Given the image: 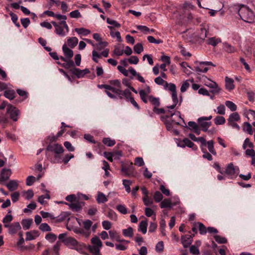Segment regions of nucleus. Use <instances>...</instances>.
Returning <instances> with one entry per match:
<instances>
[{"mask_svg":"<svg viewBox=\"0 0 255 255\" xmlns=\"http://www.w3.org/2000/svg\"><path fill=\"white\" fill-rule=\"evenodd\" d=\"M239 14L242 20L246 22L252 23L254 20V12L247 6H243L239 10Z\"/></svg>","mask_w":255,"mask_h":255,"instance_id":"f257e3e1","label":"nucleus"},{"mask_svg":"<svg viewBox=\"0 0 255 255\" xmlns=\"http://www.w3.org/2000/svg\"><path fill=\"white\" fill-rule=\"evenodd\" d=\"M161 118L163 121H167L169 123L171 122L172 124L176 125L180 124V120L184 122V120L181 117L180 113L178 111L172 113L168 110L166 115L164 117H161Z\"/></svg>","mask_w":255,"mask_h":255,"instance_id":"f03ea898","label":"nucleus"},{"mask_svg":"<svg viewBox=\"0 0 255 255\" xmlns=\"http://www.w3.org/2000/svg\"><path fill=\"white\" fill-rule=\"evenodd\" d=\"M83 225L84 229H74L73 231L76 234L82 235L83 236L88 238L91 234V228L92 225V222L90 220H86L83 221Z\"/></svg>","mask_w":255,"mask_h":255,"instance_id":"7ed1b4c3","label":"nucleus"},{"mask_svg":"<svg viewBox=\"0 0 255 255\" xmlns=\"http://www.w3.org/2000/svg\"><path fill=\"white\" fill-rule=\"evenodd\" d=\"M46 150L55 154L54 162H59V155L64 152V148L61 144L55 143L49 144L46 148Z\"/></svg>","mask_w":255,"mask_h":255,"instance_id":"20e7f679","label":"nucleus"},{"mask_svg":"<svg viewBox=\"0 0 255 255\" xmlns=\"http://www.w3.org/2000/svg\"><path fill=\"white\" fill-rule=\"evenodd\" d=\"M201 82L204 85L212 89L211 92L214 94H218L220 91L221 89L218 84L216 82L208 78L206 76H202L201 78Z\"/></svg>","mask_w":255,"mask_h":255,"instance_id":"39448f33","label":"nucleus"},{"mask_svg":"<svg viewBox=\"0 0 255 255\" xmlns=\"http://www.w3.org/2000/svg\"><path fill=\"white\" fill-rule=\"evenodd\" d=\"M69 27L66 21L59 22V26L55 29V32L60 37H65L68 33Z\"/></svg>","mask_w":255,"mask_h":255,"instance_id":"423d86ee","label":"nucleus"},{"mask_svg":"<svg viewBox=\"0 0 255 255\" xmlns=\"http://www.w3.org/2000/svg\"><path fill=\"white\" fill-rule=\"evenodd\" d=\"M225 173L229 176L230 178H235L239 174L240 169L238 166H234L232 163H231L228 165Z\"/></svg>","mask_w":255,"mask_h":255,"instance_id":"0eeeda50","label":"nucleus"},{"mask_svg":"<svg viewBox=\"0 0 255 255\" xmlns=\"http://www.w3.org/2000/svg\"><path fill=\"white\" fill-rule=\"evenodd\" d=\"M212 118V117L210 116L206 117H201L198 119V123L203 131H206L208 128L211 126V122H208V121H210Z\"/></svg>","mask_w":255,"mask_h":255,"instance_id":"6e6552de","label":"nucleus"},{"mask_svg":"<svg viewBox=\"0 0 255 255\" xmlns=\"http://www.w3.org/2000/svg\"><path fill=\"white\" fill-rule=\"evenodd\" d=\"M109 90L115 93L120 99H123L124 97L128 96L129 95V90L128 89L122 91L121 90V88L114 87L111 85L110 86Z\"/></svg>","mask_w":255,"mask_h":255,"instance_id":"1a4fd4ad","label":"nucleus"},{"mask_svg":"<svg viewBox=\"0 0 255 255\" xmlns=\"http://www.w3.org/2000/svg\"><path fill=\"white\" fill-rule=\"evenodd\" d=\"M6 112L10 116V118L14 122L18 120V116L19 115V111L15 107L8 105L6 108Z\"/></svg>","mask_w":255,"mask_h":255,"instance_id":"9d476101","label":"nucleus"},{"mask_svg":"<svg viewBox=\"0 0 255 255\" xmlns=\"http://www.w3.org/2000/svg\"><path fill=\"white\" fill-rule=\"evenodd\" d=\"M5 228L8 229V233L11 235L16 234L21 229L20 224L18 222L11 223L9 225H5Z\"/></svg>","mask_w":255,"mask_h":255,"instance_id":"9b49d317","label":"nucleus"},{"mask_svg":"<svg viewBox=\"0 0 255 255\" xmlns=\"http://www.w3.org/2000/svg\"><path fill=\"white\" fill-rule=\"evenodd\" d=\"M150 88L148 86H146L145 90H139V94L141 100L144 103H147L148 100V95L150 93Z\"/></svg>","mask_w":255,"mask_h":255,"instance_id":"f8f14e48","label":"nucleus"},{"mask_svg":"<svg viewBox=\"0 0 255 255\" xmlns=\"http://www.w3.org/2000/svg\"><path fill=\"white\" fill-rule=\"evenodd\" d=\"M194 235H185L181 237V243L185 248H188L192 243Z\"/></svg>","mask_w":255,"mask_h":255,"instance_id":"ddd939ff","label":"nucleus"},{"mask_svg":"<svg viewBox=\"0 0 255 255\" xmlns=\"http://www.w3.org/2000/svg\"><path fill=\"white\" fill-rule=\"evenodd\" d=\"M109 235L110 239L113 241H116L118 242H126L128 243L129 241H126L125 240H122L120 238V235L115 230H110L109 231Z\"/></svg>","mask_w":255,"mask_h":255,"instance_id":"4468645a","label":"nucleus"},{"mask_svg":"<svg viewBox=\"0 0 255 255\" xmlns=\"http://www.w3.org/2000/svg\"><path fill=\"white\" fill-rule=\"evenodd\" d=\"M11 174L10 169L3 168L0 174V182L7 180Z\"/></svg>","mask_w":255,"mask_h":255,"instance_id":"2eb2a0df","label":"nucleus"},{"mask_svg":"<svg viewBox=\"0 0 255 255\" xmlns=\"http://www.w3.org/2000/svg\"><path fill=\"white\" fill-rule=\"evenodd\" d=\"M178 146L181 147L187 146L188 147L192 148L194 150L197 149V146H196L194 143L188 138H184L181 143L178 144Z\"/></svg>","mask_w":255,"mask_h":255,"instance_id":"dca6fc26","label":"nucleus"},{"mask_svg":"<svg viewBox=\"0 0 255 255\" xmlns=\"http://www.w3.org/2000/svg\"><path fill=\"white\" fill-rule=\"evenodd\" d=\"M59 59L65 63L61 64V66L66 69H68L70 67L74 66V63L72 60H69L66 57L60 56Z\"/></svg>","mask_w":255,"mask_h":255,"instance_id":"f3484780","label":"nucleus"},{"mask_svg":"<svg viewBox=\"0 0 255 255\" xmlns=\"http://www.w3.org/2000/svg\"><path fill=\"white\" fill-rule=\"evenodd\" d=\"M77 242L78 241L75 239L71 237H68L64 241V244L72 249L77 245Z\"/></svg>","mask_w":255,"mask_h":255,"instance_id":"a211bd4d","label":"nucleus"},{"mask_svg":"<svg viewBox=\"0 0 255 255\" xmlns=\"http://www.w3.org/2000/svg\"><path fill=\"white\" fill-rule=\"evenodd\" d=\"M205 148L207 146V148L209 151V152L214 155H216L217 154L216 151L214 148V142L213 140H210L207 141L205 140Z\"/></svg>","mask_w":255,"mask_h":255,"instance_id":"6ab92c4d","label":"nucleus"},{"mask_svg":"<svg viewBox=\"0 0 255 255\" xmlns=\"http://www.w3.org/2000/svg\"><path fill=\"white\" fill-rule=\"evenodd\" d=\"M62 50L64 56L69 60H71V58L73 56V51L68 47L67 44H64L63 45Z\"/></svg>","mask_w":255,"mask_h":255,"instance_id":"aec40b11","label":"nucleus"},{"mask_svg":"<svg viewBox=\"0 0 255 255\" xmlns=\"http://www.w3.org/2000/svg\"><path fill=\"white\" fill-rule=\"evenodd\" d=\"M188 128L197 134L200 133V129L198 125L194 122H189L188 123Z\"/></svg>","mask_w":255,"mask_h":255,"instance_id":"412c9836","label":"nucleus"},{"mask_svg":"<svg viewBox=\"0 0 255 255\" xmlns=\"http://www.w3.org/2000/svg\"><path fill=\"white\" fill-rule=\"evenodd\" d=\"M39 236V233L38 231L33 230L30 232H27L26 233V241H31L34 240L36 238Z\"/></svg>","mask_w":255,"mask_h":255,"instance_id":"4be33fe9","label":"nucleus"},{"mask_svg":"<svg viewBox=\"0 0 255 255\" xmlns=\"http://www.w3.org/2000/svg\"><path fill=\"white\" fill-rule=\"evenodd\" d=\"M225 86L226 88L229 91H231L235 88L234 85V80L233 79L226 77L225 78Z\"/></svg>","mask_w":255,"mask_h":255,"instance_id":"5701e85b","label":"nucleus"},{"mask_svg":"<svg viewBox=\"0 0 255 255\" xmlns=\"http://www.w3.org/2000/svg\"><path fill=\"white\" fill-rule=\"evenodd\" d=\"M6 186L9 191H13L17 189L18 182L16 180H11L6 184Z\"/></svg>","mask_w":255,"mask_h":255,"instance_id":"b1692460","label":"nucleus"},{"mask_svg":"<svg viewBox=\"0 0 255 255\" xmlns=\"http://www.w3.org/2000/svg\"><path fill=\"white\" fill-rule=\"evenodd\" d=\"M182 70L187 75L192 73V69L186 62H183L180 64Z\"/></svg>","mask_w":255,"mask_h":255,"instance_id":"393cba45","label":"nucleus"},{"mask_svg":"<svg viewBox=\"0 0 255 255\" xmlns=\"http://www.w3.org/2000/svg\"><path fill=\"white\" fill-rule=\"evenodd\" d=\"M107 22L110 25V26H108L110 29H112L115 27L119 28L121 26V24L118 22L116 20L110 18H107Z\"/></svg>","mask_w":255,"mask_h":255,"instance_id":"a878e982","label":"nucleus"},{"mask_svg":"<svg viewBox=\"0 0 255 255\" xmlns=\"http://www.w3.org/2000/svg\"><path fill=\"white\" fill-rule=\"evenodd\" d=\"M200 148L202 152H203V157L204 158L208 159L209 161H211L213 159L212 156L207 151L206 148H205V144L202 145H200Z\"/></svg>","mask_w":255,"mask_h":255,"instance_id":"bb28decb","label":"nucleus"},{"mask_svg":"<svg viewBox=\"0 0 255 255\" xmlns=\"http://www.w3.org/2000/svg\"><path fill=\"white\" fill-rule=\"evenodd\" d=\"M74 250H76L79 253L81 254H84L85 253V251L86 250V245L81 243L77 242V245L75 246L74 248Z\"/></svg>","mask_w":255,"mask_h":255,"instance_id":"cd10ccee","label":"nucleus"},{"mask_svg":"<svg viewBox=\"0 0 255 255\" xmlns=\"http://www.w3.org/2000/svg\"><path fill=\"white\" fill-rule=\"evenodd\" d=\"M223 49L228 53H233L236 51L235 47L227 42L223 43Z\"/></svg>","mask_w":255,"mask_h":255,"instance_id":"c85d7f7f","label":"nucleus"},{"mask_svg":"<svg viewBox=\"0 0 255 255\" xmlns=\"http://www.w3.org/2000/svg\"><path fill=\"white\" fill-rule=\"evenodd\" d=\"M11 212V210H9L7 215L2 219V223H3L4 227L5 225H9L10 224V222L13 220V217L10 214Z\"/></svg>","mask_w":255,"mask_h":255,"instance_id":"c756f323","label":"nucleus"},{"mask_svg":"<svg viewBox=\"0 0 255 255\" xmlns=\"http://www.w3.org/2000/svg\"><path fill=\"white\" fill-rule=\"evenodd\" d=\"M175 205V204H172L170 199H165L160 203V206L161 208H172Z\"/></svg>","mask_w":255,"mask_h":255,"instance_id":"7c9ffc66","label":"nucleus"},{"mask_svg":"<svg viewBox=\"0 0 255 255\" xmlns=\"http://www.w3.org/2000/svg\"><path fill=\"white\" fill-rule=\"evenodd\" d=\"M75 31L79 35L81 36H87L91 33V31L89 29L82 27L76 28Z\"/></svg>","mask_w":255,"mask_h":255,"instance_id":"2f4dec72","label":"nucleus"},{"mask_svg":"<svg viewBox=\"0 0 255 255\" xmlns=\"http://www.w3.org/2000/svg\"><path fill=\"white\" fill-rule=\"evenodd\" d=\"M96 200L98 203H103L108 201V198L102 192H98Z\"/></svg>","mask_w":255,"mask_h":255,"instance_id":"473e14b6","label":"nucleus"},{"mask_svg":"<svg viewBox=\"0 0 255 255\" xmlns=\"http://www.w3.org/2000/svg\"><path fill=\"white\" fill-rule=\"evenodd\" d=\"M32 222V219H26L22 220L21 223L23 229L26 230L30 228Z\"/></svg>","mask_w":255,"mask_h":255,"instance_id":"72a5a7b5","label":"nucleus"},{"mask_svg":"<svg viewBox=\"0 0 255 255\" xmlns=\"http://www.w3.org/2000/svg\"><path fill=\"white\" fill-rule=\"evenodd\" d=\"M78 43V39L76 37H70L67 39V46L71 48L75 47Z\"/></svg>","mask_w":255,"mask_h":255,"instance_id":"f704fd0d","label":"nucleus"},{"mask_svg":"<svg viewBox=\"0 0 255 255\" xmlns=\"http://www.w3.org/2000/svg\"><path fill=\"white\" fill-rule=\"evenodd\" d=\"M208 70V68L206 67L202 62H200L195 67V71L197 72L205 73Z\"/></svg>","mask_w":255,"mask_h":255,"instance_id":"c9c22d12","label":"nucleus"},{"mask_svg":"<svg viewBox=\"0 0 255 255\" xmlns=\"http://www.w3.org/2000/svg\"><path fill=\"white\" fill-rule=\"evenodd\" d=\"M102 247L89 246L88 249L93 255H101L100 250Z\"/></svg>","mask_w":255,"mask_h":255,"instance_id":"e433bc0d","label":"nucleus"},{"mask_svg":"<svg viewBox=\"0 0 255 255\" xmlns=\"http://www.w3.org/2000/svg\"><path fill=\"white\" fill-rule=\"evenodd\" d=\"M45 199L47 200L50 199V196L48 193L39 196L37 201L40 204L45 205L47 204V202L44 200Z\"/></svg>","mask_w":255,"mask_h":255,"instance_id":"4c0bfd02","label":"nucleus"},{"mask_svg":"<svg viewBox=\"0 0 255 255\" xmlns=\"http://www.w3.org/2000/svg\"><path fill=\"white\" fill-rule=\"evenodd\" d=\"M240 119V117L239 114L237 112H234L230 115L228 119V122H236L239 121Z\"/></svg>","mask_w":255,"mask_h":255,"instance_id":"58836bf2","label":"nucleus"},{"mask_svg":"<svg viewBox=\"0 0 255 255\" xmlns=\"http://www.w3.org/2000/svg\"><path fill=\"white\" fill-rule=\"evenodd\" d=\"M171 97L173 101V104L170 106L167 107L168 109H174L178 102L176 92L171 93Z\"/></svg>","mask_w":255,"mask_h":255,"instance_id":"ea45409f","label":"nucleus"},{"mask_svg":"<svg viewBox=\"0 0 255 255\" xmlns=\"http://www.w3.org/2000/svg\"><path fill=\"white\" fill-rule=\"evenodd\" d=\"M123 235L126 237L131 238L133 236V229L131 227H129L127 229L122 230Z\"/></svg>","mask_w":255,"mask_h":255,"instance_id":"a19ab883","label":"nucleus"},{"mask_svg":"<svg viewBox=\"0 0 255 255\" xmlns=\"http://www.w3.org/2000/svg\"><path fill=\"white\" fill-rule=\"evenodd\" d=\"M124 98H126L127 101H129L135 108L137 110L139 109L138 105L134 100V98L131 96V93L130 91L129 96L127 97H124Z\"/></svg>","mask_w":255,"mask_h":255,"instance_id":"79ce46f5","label":"nucleus"},{"mask_svg":"<svg viewBox=\"0 0 255 255\" xmlns=\"http://www.w3.org/2000/svg\"><path fill=\"white\" fill-rule=\"evenodd\" d=\"M189 136L192 140L200 142V145H202L205 142V139L203 137H196L194 134L192 133H190Z\"/></svg>","mask_w":255,"mask_h":255,"instance_id":"37998d69","label":"nucleus"},{"mask_svg":"<svg viewBox=\"0 0 255 255\" xmlns=\"http://www.w3.org/2000/svg\"><path fill=\"white\" fill-rule=\"evenodd\" d=\"M147 222L146 221H142L139 225L138 230L145 234L147 232Z\"/></svg>","mask_w":255,"mask_h":255,"instance_id":"c03bdc74","label":"nucleus"},{"mask_svg":"<svg viewBox=\"0 0 255 255\" xmlns=\"http://www.w3.org/2000/svg\"><path fill=\"white\" fill-rule=\"evenodd\" d=\"M221 42V39L220 38H216L214 37H213L208 39V43L213 46H216L218 43Z\"/></svg>","mask_w":255,"mask_h":255,"instance_id":"a18cd8bd","label":"nucleus"},{"mask_svg":"<svg viewBox=\"0 0 255 255\" xmlns=\"http://www.w3.org/2000/svg\"><path fill=\"white\" fill-rule=\"evenodd\" d=\"M91 243L93 244L92 246L102 247L103 245L102 242L98 237L92 238L91 239Z\"/></svg>","mask_w":255,"mask_h":255,"instance_id":"49530a36","label":"nucleus"},{"mask_svg":"<svg viewBox=\"0 0 255 255\" xmlns=\"http://www.w3.org/2000/svg\"><path fill=\"white\" fill-rule=\"evenodd\" d=\"M243 129L244 131L247 132L250 134H252L253 133L252 126L248 122L244 123Z\"/></svg>","mask_w":255,"mask_h":255,"instance_id":"de8ad7c7","label":"nucleus"},{"mask_svg":"<svg viewBox=\"0 0 255 255\" xmlns=\"http://www.w3.org/2000/svg\"><path fill=\"white\" fill-rule=\"evenodd\" d=\"M148 101L154 106V107H157L160 105V102L159 98L154 97L152 96H149Z\"/></svg>","mask_w":255,"mask_h":255,"instance_id":"09e8293b","label":"nucleus"},{"mask_svg":"<svg viewBox=\"0 0 255 255\" xmlns=\"http://www.w3.org/2000/svg\"><path fill=\"white\" fill-rule=\"evenodd\" d=\"M15 92L13 90H6L4 92V96L5 98L9 99L12 100L14 98Z\"/></svg>","mask_w":255,"mask_h":255,"instance_id":"8fccbe9b","label":"nucleus"},{"mask_svg":"<svg viewBox=\"0 0 255 255\" xmlns=\"http://www.w3.org/2000/svg\"><path fill=\"white\" fill-rule=\"evenodd\" d=\"M108 45V43L106 41H101L96 44L95 48L98 51H101L104 49Z\"/></svg>","mask_w":255,"mask_h":255,"instance_id":"3c124183","label":"nucleus"},{"mask_svg":"<svg viewBox=\"0 0 255 255\" xmlns=\"http://www.w3.org/2000/svg\"><path fill=\"white\" fill-rule=\"evenodd\" d=\"M132 182L130 180L124 179L123 180V184L125 187L126 191L128 193H130L131 191L130 185L131 184Z\"/></svg>","mask_w":255,"mask_h":255,"instance_id":"603ef678","label":"nucleus"},{"mask_svg":"<svg viewBox=\"0 0 255 255\" xmlns=\"http://www.w3.org/2000/svg\"><path fill=\"white\" fill-rule=\"evenodd\" d=\"M166 226V222L164 219H162L160 221V230L162 236L166 235L165 228Z\"/></svg>","mask_w":255,"mask_h":255,"instance_id":"864d4df0","label":"nucleus"},{"mask_svg":"<svg viewBox=\"0 0 255 255\" xmlns=\"http://www.w3.org/2000/svg\"><path fill=\"white\" fill-rule=\"evenodd\" d=\"M145 214L146 216L152 217L153 220H155L156 215L151 208H146L145 209Z\"/></svg>","mask_w":255,"mask_h":255,"instance_id":"5fc2aeb1","label":"nucleus"},{"mask_svg":"<svg viewBox=\"0 0 255 255\" xmlns=\"http://www.w3.org/2000/svg\"><path fill=\"white\" fill-rule=\"evenodd\" d=\"M164 88L165 90H168L171 92V93H176V87L175 84L173 83H168L167 86H164Z\"/></svg>","mask_w":255,"mask_h":255,"instance_id":"6e6d98bb","label":"nucleus"},{"mask_svg":"<svg viewBox=\"0 0 255 255\" xmlns=\"http://www.w3.org/2000/svg\"><path fill=\"white\" fill-rule=\"evenodd\" d=\"M72 73L76 75L78 78L83 77L84 76L83 72V70L79 68H74L72 70Z\"/></svg>","mask_w":255,"mask_h":255,"instance_id":"4d7b16f0","label":"nucleus"},{"mask_svg":"<svg viewBox=\"0 0 255 255\" xmlns=\"http://www.w3.org/2000/svg\"><path fill=\"white\" fill-rule=\"evenodd\" d=\"M133 50L135 53L140 54L143 51L142 44L140 43L136 44L133 47Z\"/></svg>","mask_w":255,"mask_h":255,"instance_id":"13d9d810","label":"nucleus"},{"mask_svg":"<svg viewBox=\"0 0 255 255\" xmlns=\"http://www.w3.org/2000/svg\"><path fill=\"white\" fill-rule=\"evenodd\" d=\"M226 120L224 117L222 116H217L214 119V122L216 125H221L225 124Z\"/></svg>","mask_w":255,"mask_h":255,"instance_id":"bf43d9fd","label":"nucleus"},{"mask_svg":"<svg viewBox=\"0 0 255 255\" xmlns=\"http://www.w3.org/2000/svg\"><path fill=\"white\" fill-rule=\"evenodd\" d=\"M114 54L117 56H121L124 54V46H116L114 51Z\"/></svg>","mask_w":255,"mask_h":255,"instance_id":"052dcab7","label":"nucleus"},{"mask_svg":"<svg viewBox=\"0 0 255 255\" xmlns=\"http://www.w3.org/2000/svg\"><path fill=\"white\" fill-rule=\"evenodd\" d=\"M225 105L232 112H234L237 110V106L232 101H227L225 102Z\"/></svg>","mask_w":255,"mask_h":255,"instance_id":"680f3d73","label":"nucleus"},{"mask_svg":"<svg viewBox=\"0 0 255 255\" xmlns=\"http://www.w3.org/2000/svg\"><path fill=\"white\" fill-rule=\"evenodd\" d=\"M103 142L105 145L108 146H112L114 145L116 143V141L115 140L111 139L109 137L103 138Z\"/></svg>","mask_w":255,"mask_h":255,"instance_id":"e2e57ef3","label":"nucleus"},{"mask_svg":"<svg viewBox=\"0 0 255 255\" xmlns=\"http://www.w3.org/2000/svg\"><path fill=\"white\" fill-rule=\"evenodd\" d=\"M154 82L158 85H162L163 87L164 86H167V82L165 81H164L161 77H157L154 79Z\"/></svg>","mask_w":255,"mask_h":255,"instance_id":"0e129e2a","label":"nucleus"},{"mask_svg":"<svg viewBox=\"0 0 255 255\" xmlns=\"http://www.w3.org/2000/svg\"><path fill=\"white\" fill-rule=\"evenodd\" d=\"M254 148V144L249 138H246L244 142L243 148L246 149L247 147Z\"/></svg>","mask_w":255,"mask_h":255,"instance_id":"69168bd1","label":"nucleus"},{"mask_svg":"<svg viewBox=\"0 0 255 255\" xmlns=\"http://www.w3.org/2000/svg\"><path fill=\"white\" fill-rule=\"evenodd\" d=\"M57 236L53 233H49L45 236V239L49 242L52 243L56 240Z\"/></svg>","mask_w":255,"mask_h":255,"instance_id":"338daca9","label":"nucleus"},{"mask_svg":"<svg viewBox=\"0 0 255 255\" xmlns=\"http://www.w3.org/2000/svg\"><path fill=\"white\" fill-rule=\"evenodd\" d=\"M65 204L68 205L69 206V208L73 211H77L80 209L81 207L79 203H71L70 204H68L67 203H64Z\"/></svg>","mask_w":255,"mask_h":255,"instance_id":"774afa93","label":"nucleus"}]
</instances>
